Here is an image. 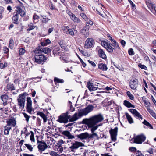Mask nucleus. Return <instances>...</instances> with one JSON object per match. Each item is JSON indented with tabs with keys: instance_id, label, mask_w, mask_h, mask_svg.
I'll return each instance as SVG.
<instances>
[{
	"instance_id": "nucleus-62",
	"label": "nucleus",
	"mask_w": 156,
	"mask_h": 156,
	"mask_svg": "<svg viewBox=\"0 0 156 156\" xmlns=\"http://www.w3.org/2000/svg\"><path fill=\"white\" fill-rule=\"evenodd\" d=\"M4 11L3 8L2 7L0 8V19L2 17V12Z\"/></svg>"
},
{
	"instance_id": "nucleus-25",
	"label": "nucleus",
	"mask_w": 156,
	"mask_h": 156,
	"mask_svg": "<svg viewBox=\"0 0 156 156\" xmlns=\"http://www.w3.org/2000/svg\"><path fill=\"white\" fill-rule=\"evenodd\" d=\"M37 115H40L41 117L44 120V122H47V117L42 112H39L37 113Z\"/></svg>"
},
{
	"instance_id": "nucleus-13",
	"label": "nucleus",
	"mask_w": 156,
	"mask_h": 156,
	"mask_svg": "<svg viewBox=\"0 0 156 156\" xmlns=\"http://www.w3.org/2000/svg\"><path fill=\"white\" fill-rule=\"evenodd\" d=\"M138 80L136 79H131L129 82V86L132 89L135 90L138 87Z\"/></svg>"
},
{
	"instance_id": "nucleus-5",
	"label": "nucleus",
	"mask_w": 156,
	"mask_h": 156,
	"mask_svg": "<svg viewBox=\"0 0 156 156\" xmlns=\"http://www.w3.org/2000/svg\"><path fill=\"white\" fill-rule=\"evenodd\" d=\"M69 146V148L72 152L74 151V150L78 149L80 147H82L84 146V144L83 143L76 141H74L71 142L70 144H68Z\"/></svg>"
},
{
	"instance_id": "nucleus-58",
	"label": "nucleus",
	"mask_w": 156,
	"mask_h": 156,
	"mask_svg": "<svg viewBox=\"0 0 156 156\" xmlns=\"http://www.w3.org/2000/svg\"><path fill=\"white\" fill-rule=\"evenodd\" d=\"M49 139H50V140H49V144H50L51 145L52 144H54L55 143V141L53 138L49 137Z\"/></svg>"
},
{
	"instance_id": "nucleus-18",
	"label": "nucleus",
	"mask_w": 156,
	"mask_h": 156,
	"mask_svg": "<svg viewBox=\"0 0 156 156\" xmlns=\"http://www.w3.org/2000/svg\"><path fill=\"white\" fill-rule=\"evenodd\" d=\"M68 14L70 16L71 19L74 22L78 23L80 22V20L79 18L77 17L75 15L73 14L72 13L69 12Z\"/></svg>"
},
{
	"instance_id": "nucleus-11",
	"label": "nucleus",
	"mask_w": 156,
	"mask_h": 156,
	"mask_svg": "<svg viewBox=\"0 0 156 156\" xmlns=\"http://www.w3.org/2000/svg\"><path fill=\"white\" fill-rule=\"evenodd\" d=\"M146 3L148 8L151 12L154 14L156 13V7L155 5L152 3V2L150 0H147L146 1Z\"/></svg>"
},
{
	"instance_id": "nucleus-43",
	"label": "nucleus",
	"mask_w": 156,
	"mask_h": 156,
	"mask_svg": "<svg viewBox=\"0 0 156 156\" xmlns=\"http://www.w3.org/2000/svg\"><path fill=\"white\" fill-rule=\"evenodd\" d=\"M143 123L144 125L149 127L151 129L153 128L152 126L148 122L145 120H144V121L143 122Z\"/></svg>"
},
{
	"instance_id": "nucleus-63",
	"label": "nucleus",
	"mask_w": 156,
	"mask_h": 156,
	"mask_svg": "<svg viewBox=\"0 0 156 156\" xmlns=\"http://www.w3.org/2000/svg\"><path fill=\"white\" fill-rule=\"evenodd\" d=\"M83 5L80 6V5H79L78 6V9H80V10L81 11H84V9L83 8Z\"/></svg>"
},
{
	"instance_id": "nucleus-64",
	"label": "nucleus",
	"mask_w": 156,
	"mask_h": 156,
	"mask_svg": "<svg viewBox=\"0 0 156 156\" xmlns=\"http://www.w3.org/2000/svg\"><path fill=\"white\" fill-rule=\"evenodd\" d=\"M82 33L84 35L85 37L86 38L88 37L89 35L88 32H82Z\"/></svg>"
},
{
	"instance_id": "nucleus-51",
	"label": "nucleus",
	"mask_w": 156,
	"mask_h": 156,
	"mask_svg": "<svg viewBox=\"0 0 156 156\" xmlns=\"http://www.w3.org/2000/svg\"><path fill=\"white\" fill-rule=\"evenodd\" d=\"M7 63L6 62H5L4 64L3 63H0V68L1 69H3L4 67H7Z\"/></svg>"
},
{
	"instance_id": "nucleus-48",
	"label": "nucleus",
	"mask_w": 156,
	"mask_h": 156,
	"mask_svg": "<svg viewBox=\"0 0 156 156\" xmlns=\"http://www.w3.org/2000/svg\"><path fill=\"white\" fill-rule=\"evenodd\" d=\"M57 151L59 153H62L63 150V147L62 146H58Z\"/></svg>"
},
{
	"instance_id": "nucleus-52",
	"label": "nucleus",
	"mask_w": 156,
	"mask_h": 156,
	"mask_svg": "<svg viewBox=\"0 0 156 156\" xmlns=\"http://www.w3.org/2000/svg\"><path fill=\"white\" fill-rule=\"evenodd\" d=\"M53 52L54 54V53H56V51H58L59 50V48L58 46H55V47L53 48Z\"/></svg>"
},
{
	"instance_id": "nucleus-50",
	"label": "nucleus",
	"mask_w": 156,
	"mask_h": 156,
	"mask_svg": "<svg viewBox=\"0 0 156 156\" xmlns=\"http://www.w3.org/2000/svg\"><path fill=\"white\" fill-rule=\"evenodd\" d=\"M65 143V141H64L62 140H60L58 141L57 144L58 146H62V144Z\"/></svg>"
},
{
	"instance_id": "nucleus-12",
	"label": "nucleus",
	"mask_w": 156,
	"mask_h": 156,
	"mask_svg": "<svg viewBox=\"0 0 156 156\" xmlns=\"http://www.w3.org/2000/svg\"><path fill=\"white\" fill-rule=\"evenodd\" d=\"M94 45V42L92 38H87L85 41L84 44L86 48H89L93 47Z\"/></svg>"
},
{
	"instance_id": "nucleus-53",
	"label": "nucleus",
	"mask_w": 156,
	"mask_h": 156,
	"mask_svg": "<svg viewBox=\"0 0 156 156\" xmlns=\"http://www.w3.org/2000/svg\"><path fill=\"white\" fill-rule=\"evenodd\" d=\"M25 50L23 48H20L19 51V53L20 55H23L25 52Z\"/></svg>"
},
{
	"instance_id": "nucleus-10",
	"label": "nucleus",
	"mask_w": 156,
	"mask_h": 156,
	"mask_svg": "<svg viewBox=\"0 0 156 156\" xmlns=\"http://www.w3.org/2000/svg\"><path fill=\"white\" fill-rule=\"evenodd\" d=\"M101 44L110 53H112L113 51V48L112 46V44L109 42H106L105 41H102Z\"/></svg>"
},
{
	"instance_id": "nucleus-44",
	"label": "nucleus",
	"mask_w": 156,
	"mask_h": 156,
	"mask_svg": "<svg viewBox=\"0 0 156 156\" xmlns=\"http://www.w3.org/2000/svg\"><path fill=\"white\" fill-rule=\"evenodd\" d=\"M23 114L24 117L25 118V120L27 122H29V118L30 116H29L27 114L25 113H23Z\"/></svg>"
},
{
	"instance_id": "nucleus-34",
	"label": "nucleus",
	"mask_w": 156,
	"mask_h": 156,
	"mask_svg": "<svg viewBox=\"0 0 156 156\" xmlns=\"http://www.w3.org/2000/svg\"><path fill=\"white\" fill-rule=\"evenodd\" d=\"M142 100L145 104L146 107H149V103L147 101V99L145 97H143L142 98Z\"/></svg>"
},
{
	"instance_id": "nucleus-39",
	"label": "nucleus",
	"mask_w": 156,
	"mask_h": 156,
	"mask_svg": "<svg viewBox=\"0 0 156 156\" xmlns=\"http://www.w3.org/2000/svg\"><path fill=\"white\" fill-rule=\"evenodd\" d=\"M35 26H34L33 24L32 23H30L28 25V27H29L27 29V31H30L33 29H34L35 27Z\"/></svg>"
},
{
	"instance_id": "nucleus-42",
	"label": "nucleus",
	"mask_w": 156,
	"mask_h": 156,
	"mask_svg": "<svg viewBox=\"0 0 156 156\" xmlns=\"http://www.w3.org/2000/svg\"><path fill=\"white\" fill-rule=\"evenodd\" d=\"M24 144L27 149H28L30 151H33V147L31 145L29 144Z\"/></svg>"
},
{
	"instance_id": "nucleus-28",
	"label": "nucleus",
	"mask_w": 156,
	"mask_h": 156,
	"mask_svg": "<svg viewBox=\"0 0 156 156\" xmlns=\"http://www.w3.org/2000/svg\"><path fill=\"white\" fill-rule=\"evenodd\" d=\"M4 134L5 135H8L9 134V132L10 130L11 129V127L8 126L6 125L4 127Z\"/></svg>"
},
{
	"instance_id": "nucleus-3",
	"label": "nucleus",
	"mask_w": 156,
	"mask_h": 156,
	"mask_svg": "<svg viewBox=\"0 0 156 156\" xmlns=\"http://www.w3.org/2000/svg\"><path fill=\"white\" fill-rule=\"evenodd\" d=\"M25 96L24 93L21 94L19 96L17 99L18 105L21 109H23L24 107L25 102Z\"/></svg>"
},
{
	"instance_id": "nucleus-31",
	"label": "nucleus",
	"mask_w": 156,
	"mask_h": 156,
	"mask_svg": "<svg viewBox=\"0 0 156 156\" xmlns=\"http://www.w3.org/2000/svg\"><path fill=\"white\" fill-rule=\"evenodd\" d=\"M126 116L127 120L129 123L131 124L134 122V121L133 120V119L132 118L131 116L130 115H129L128 113H126Z\"/></svg>"
},
{
	"instance_id": "nucleus-59",
	"label": "nucleus",
	"mask_w": 156,
	"mask_h": 156,
	"mask_svg": "<svg viewBox=\"0 0 156 156\" xmlns=\"http://www.w3.org/2000/svg\"><path fill=\"white\" fill-rule=\"evenodd\" d=\"M88 29L89 28H87V26L84 27L83 29L82 32H88Z\"/></svg>"
},
{
	"instance_id": "nucleus-41",
	"label": "nucleus",
	"mask_w": 156,
	"mask_h": 156,
	"mask_svg": "<svg viewBox=\"0 0 156 156\" xmlns=\"http://www.w3.org/2000/svg\"><path fill=\"white\" fill-rule=\"evenodd\" d=\"M81 17L84 19L85 21H88V18L87 16L85 13H81L80 14Z\"/></svg>"
},
{
	"instance_id": "nucleus-29",
	"label": "nucleus",
	"mask_w": 156,
	"mask_h": 156,
	"mask_svg": "<svg viewBox=\"0 0 156 156\" xmlns=\"http://www.w3.org/2000/svg\"><path fill=\"white\" fill-rule=\"evenodd\" d=\"M124 105L128 108H134V106L132 105L130 102L126 101L124 100L123 103Z\"/></svg>"
},
{
	"instance_id": "nucleus-15",
	"label": "nucleus",
	"mask_w": 156,
	"mask_h": 156,
	"mask_svg": "<svg viewBox=\"0 0 156 156\" xmlns=\"http://www.w3.org/2000/svg\"><path fill=\"white\" fill-rule=\"evenodd\" d=\"M7 126H8L14 127L16 125V121L14 118L10 119L7 120Z\"/></svg>"
},
{
	"instance_id": "nucleus-1",
	"label": "nucleus",
	"mask_w": 156,
	"mask_h": 156,
	"mask_svg": "<svg viewBox=\"0 0 156 156\" xmlns=\"http://www.w3.org/2000/svg\"><path fill=\"white\" fill-rule=\"evenodd\" d=\"M103 116L101 114L94 116L89 119H83V122L87 124L89 127L91 128V131L92 133L97 129L100 125L96 126V124L101 122L103 120Z\"/></svg>"
},
{
	"instance_id": "nucleus-49",
	"label": "nucleus",
	"mask_w": 156,
	"mask_h": 156,
	"mask_svg": "<svg viewBox=\"0 0 156 156\" xmlns=\"http://www.w3.org/2000/svg\"><path fill=\"white\" fill-rule=\"evenodd\" d=\"M49 44V39H47L45 40V41L41 42V44L42 46H45Z\"/></svg>"
},
{
	"instance_id": "nucleus-35",
	"label": "nucleus",
	"mask_w": 156,
	"mask_h": 156,
	"mask_svg": "<svg viewBox=\"0 0 156 156\" xmlns=\"http://www.w3.org/2000/svg\"><path fill=\"white\" fill-rule=\"evenodd\" d=\"M1 99L4 103H6L8 98V96L6 94L2 95L1 97Z\"/></svg>"
},
{
	"instance_id": "nucleus-19",
	"label": "nucleus",
	"mask_w": 156,
	"mask_h": 156,
	"mask_svg": "<svg viewBox=\"0 0 156 156\" xmlns=\"http://www.w3.org/2000/svg\"><path fill=\"white\" fill-rule=\"evenodd\" d=\"M63 134L67 137V138L69 139H73L75 138L74 135H72L70 132L68 131H64Z\"/></svg>"
},
{
	"instance_id": "nucleus-60",
	"label": "nucleus",
	"mask_w": 156,
	"mask_h": 156,
	"mask_svg": "<svg viewBox=\"0 0 156 156\" xmlns=\"http://www.w3.org/2000/svg\"><path fill=\"white\" fill-rule=\"evenodd\" d=\"M3 51H4V52L5 53H7L9 51V49L8 48H7L6 47H5L3 48Z\"/></svg>"
},
{
	"instance_id": "nucleus-36",
	"label": "nucleus",
	"mask_w": 156,
	"mask_h": 156,
	"mask_svg": "<svg viewBox=\"0 0 156 156\" xmlns=\"http://www.w3.org/2000/svg\"><path fill=\"white\" fill-rule=\"evenodd\" d=\"M92 133L90 135H89V138H96L97 139H99L100 137H99L97 134L96 133Z\"/></svg>"
},
{
	"instance_id": "nucleus-27",
	"label": "nucleus",
	"mask_w": 156,
	"mask_h": 156,
	"mask_svg": "<svg viewBox=\"0 0 156 156\" xmlns=\"http://www.w3.org/2000/svg\"><path fill=\"white\" fill-rule=\"evenodd\" d=\"M98 68L99 69L103 71H106L108 69L106 65L103 63L99 64L98 65Z\"/></svg>"
},
{
	"instance_id": "nucleus-56",
	"label": "nucleus",
	"mask_w": 156,
	"mask_h": 156,
	"mask_svg": "<svg viewBox=\"0 0 156 156\" xmlns=\"http://www.w3.org/2000/svg\"><path fill=\"white\" fill-rule=\"evenodd\" d=\"M128 53L130 55H134V52L133 49L132 48L129 49L128 50Z\"/></svg>"
},
{
	"instance_id": "nucleus-47",
	"label": "nucleus",
	"mask_w": 156,
	"mask_h": 156,
	"mask_svg": "<svg viewBox=\"0 0 156 156\" xmlns=\"http://www.w3.org/2000/svg\"><path fill=\"white\" fill-rule=\"evenodd\" d=\"M138 66L139 67L141 68L142 69H144L146 70L147 69V67L144 65H142L141 64H139L138 65Z\"/></svg>"
},
{
	"instance_id": "nucleus-17",
	"label": "nucleus",
	"mask_w": 156,
	"mask_h": 156,
	"mask_svg": "<svg viewBox=\"0 0 156 156\" xmlns=\"http://www.w3.org/2000/svg\"><path fill=\"white\" fill-rule=\"evenodd\" d=\"M37 147L38 149L41 151H44L48 147V146L44 142H42L39 143Z\"/></svg>"
},
{
	"instance_id": "nucleus-7",
	"label": "nucleus",
	"mask_w": 156,
	"mask_h": 156,
	"mask_svg": "<svg viewBox=\"0 0 156 156\" xmlns=\"http://www.w3.org/2000/svg\"><path fill=\"white\" fill-rule=\"evenodd\" d=\"M32 102L30 97H27V98L26 110L30 114H32L34 110L32 106Z\"/></svg>"
},
{
	"instance_id": "nucleus-14",
	"label": "nucleus",
	"mask_w": 156,
	"mask_h": 156,
	"mask_svg": "<svg viewBox=\"0 0 156 156\" xmlns=\"http://www.w3.org/2000/svg\"><path fill=\"white\" fill-rule=\"evenodd\" d=\"M49 52L48 49V48H43L40 47H38L36 48L34 51L35 54H42V52H44L46 54H48Z\"/></svg>"
},
{
	"instance_id": "nucleus-33",
	"label": "nucleus",
	"mask_w": 156,
	"mask_h": 156,
	"mask_svg": "<svg viewBox=\"0 0 156 156\" xmlns=\"http://www.w3.org/2000/svg\"><path fill=\"white\" fill-rule=\"evenodd\" d=\"M65 30H67V31H69V34L71 36L74 35V32L72 29H70L68 26H66L65 27Z\"/></svg>"
},
{
	"instance_id": "nucleus-22",
	"label": "nucleus",
	"mask_w": 156,
	"mask_h": 156,
	"mask_svg": "<svg viewBox=\"0 0 156 156\" xmlns=\"http://www.w3.org/2000/svg\"><path fill=\"white\" fill-rule=\"evenodd\" d=\"M98 54L99 57L104 59L106 58V55L103 50L101 49H100L98 51Z\"/></svg>"
},
{
	"instance_id": "nucleus-40",
	"label": "nucleus",
	"mask_w": 156,
	"mask_h": 156,
	"mask_svg": "<svg viewBox=\"0 0 156 156\" xmlns=\"http://www.w3.org/2000/svg\"><path fill=\"white\" fill-rule=\"evenodd\" d=\"M14 46V41L12 38L10 39L9 43V47L11 49H12L13 47Z\"/></svg>"
},
{
	"instance_id": "nucleus-20",
	"label": "nucleus",
	"mask_w": 156,
	"mask_h": 156,
	"mask_svg": "<svg viewBox=\"0 0 156 156\" xmlns=\"http://www.w3.org/2000/svg\"><path fill=\"white\" fill-rule=\"evenodd\" d=\"M81 116L79 115V113H76L72 117L70 116V118L69 120L70 122H73L79 119V117Z\"/></svg>"
},
{
	"instance_id": "nucleus-37",
	"label": "nucleus",
	"mask_w": 156,
	"mask_h": 156,
	"mask_svg": "<svg viewBox=\"0 0 156 156\" xmlns=\"http://www.w3.org/2000/svg\"><path fill=\"white\" fill-rule=\"evenodd\" d=\"M7 87L8 90L11 91L15 90V88L13 84L10 83L8 84L7 85Z\"/></svg>"
},
{
	"instance_id": "nucleus-8",
	"label": "nucleus",
	"mask_w": 156,
	"mask_h": 156,
	"mask_svg": "<svg viewBox=\"0 0 156 156\" xmlns=\"http://www.w3.org/2000/svg\"><path fill=\"white\" fill-rule=\"evenodd\" d=\"M118 131V128L117 127H115L113 129H111L109 130V132L112 141L115 142L116 140Z\"/></svg>"
},
{
	"instance_id": "nucleus-54",
	"label": "nucleus",
	"mask_w": 156,
	"mask_h": 156,
	"mask_svg": "<svg viewBox=\"0 0 156 156\" xmlns=\"http://www.w3.org/2000/svg\"><path fill=\"white\" fill-rule=\"evenodd\" d=\"M93 24V22L90 20H89V21L87 22H86V26H88L89 25H92Z\"/></svg>"
},
{
	"instance_id": "nucleus-57",
	"label": "nucleus",
	"mask_w": 156,
	"mask_h": 156,
	"mask_svg": "<svg viewBox=\"0 0 156 156\" xmlns=\"http://www.w3.org/2000/svg\"><path fill=\"white\" fill-rule=\"evenodd\" d=\"M50 154L52 156H61L60 155L56 153L53 151H51L50 153Z\"/></svg>"
},
{
	"instance_id": "nucleus-61",
	"label": "nucleus",
	"mask_w": 156,
	"mask_h": 156,
	"mask_svg": "<svg viewBox=\"0 0 156 156\" xmlns=\"http://www.w3.org/2000/svg\"><path fill=\"white\" fill-rule=\"evenodd\" d=\"M51 7L50 8L52 10H56V8H55V5L53 4L52 3H51Z\"/></svg>"
},
{
	"instance_id": "nucleus-21",
	"label": "nucleus",
	"mask_w": 156,
	"mask_h": 156,
	"mask_svg": "<svg viewBox=\"0 0 156 156\" xmlns=\"http://www.w3.org/2000/svg\"><path fill=\"white\" fill-rule=\"evenodd\" d=\"M87 88L90 91L96 90L97 89L98 87L94 86L92 83L88 82L87 83Z\"/></svg>"
},
{
	"instance_id": "nucleus-24",
	"label": "nucleus",
	"mask_w": 156,
	"mask_h": 156,
	"mask_svg": "<svg viewBox=\"0 0 156 156\" xmlns=\"http://www.w3.org/2000/svg\"><path fill=\"white\" fill-rule=\"evenodd\" d=\"M78 138L81 139H86L87 138H89V134L87 133H82L77 135Z\"/></svg>"
},
{
	"instance_id": "nucleus-2",
	"label": "nucleus",
	"mask_w": 156,
	"mask_h": 156,
	"mask_svg": "<svg viewBox=\"0 0 156 156\" xmlns=\"http://www.w3.org/2000/svg\"><path fill=\"white\" fill-rule=\"evenodd\" d=\"M70 118V115H69L68 112L62 114L58 116L57 121L60 123H67Z\"/></svg>"
},
{
	"instance_id": "nucleus-30",
	"label": "nucleus",
	"mask_w": 156,
	"mask_h": 156,
	"mask_svg": "<svg viewBox=\"0 0 156 156\" xmlns=\"http://www.w3.org/2000/svg\"><path fill=\"white\" fill-rule=\"evenodd\" d=\"M147 109L150 114L156 119V114L149 107H147Z\"/></svg>"
},
{
	"instance_id": "nucleus-4",
	"label": "nucleus",
	"mask_w": 156,
	"mask_h": 156,
	"mask_svg": "<svg viewBox=\"0 0 156 156\" xmlns=\"http://www.w3.org/2000/svg\"><path fill=\"white\" fill-rule=\"evenodd\" d=\"M35 54L34 61L39 64H43L46 60V57L41 54Z\"/></svg>"
},
{
	"instance_id": "nucleus-38",
	"label": "nucleus",
	"mask_w": 156,
	"mask_h": 156,
	"mask_svg": "<svg viewBox=\"0 0 156 156\" xmlns=\"http://www.w3.org/2000/svg\"><path fill=\"white\" fill-rule=\"evenodd\" d=\"M54 81L55 83H62L64 82L63 79H60L57 77H55Z\"/></svg>"
},
{
	"instance_id": "nucleus-55",
	"label": "nucleus",
	"mask_w": 156,
	"mask_h": 156,
	"mask_svg": "<svg viewBox=\"0 0 156 156\" xmlns=\"http://www.w3.org/2000/svg\"><path fill=\"white\" fill-rule=\"evenodd\" d=\"M129 2L130 3V4L131 5V7L133 9H135L136 8V7L135 5L132 2L131 0H128Z\"/></svg>"
},
{
	"instance_id": "nucleus-32",
	"label": "nucleus",
	"mask_w": 156,
	"mask_h": 156,
	"mask_svg": "<svg viewBox=\"0 0 156 156\" xmlns=\"http://www.w3.org/2000/svg\"><path fill=\"white\" fill-rule=\"evenodd\" d=\"M112 45L115 48H113V50H115L116 49H117L119 50L120 49V48L119 45L118 43L116 42L115 41H113V42L112 43Z\"/></svg>"
},
{
	"instance_id": "nucleus-26",
	"label": "nucleus",
	"mask_w": 156,
	"mask_h": 156,
	"mask_svg": "<svg viewBox=\"0 0 156 156\" xmlns=\"http://www.w3.org/2000/svg\"><path fill=\"white\" fill-rule=\"evenodd\" d=\"M15 12L14 13V14L12 17V20L13 23L15 24H17V22L18 20L19 19V16L18 13L17 12H16V14Z\"/></svg>"
},
{
	"instance_id": "nucleus-16",
	"label": "nucleus",
	"mask_w": 156,
	"mask_h": 156,
	"mask_svg": "<svg viewBox=\"0 0 156 156\" xmlns=\"http://www.w3.org/2000/svg\"><path fill=\"white\" fill-rule=\"evenodd\" d=\"M129 111L133 115H134V116L137 118L142 119H143L141 115L136 109H129Z\"/></svg>"
},
{
	"instance_id": "nucleus-9",
	"label": "nucleus",
	"mask_w": 156,
	"mask_h": 156,
	"mask_svg": "<svg viewBox=\"0 0 156 156\" xmlns=\"http://www.w3.org/2000/svg\"><path fill=\"white\" fill-rule=\"evenodd\" d=\"M146 138V136L143 134L138 135L134 138V142L138 144H141L145 140Z\"/></svg>"
},
{
	"instance_id": "nucleus-6",
	"label": "nucleus",
	"mask_w": 156,
	"mask_h": 156,
	"mask_svg": "<svg viewBox=\"0 0 156 156\" xmlns=\"http://www.w3.org/2000/svg\"><path fill=\"white\" fill-rule=\"evenodd\" d=\"M94 108V106L92 105H89L84 109L80 111L79 112V115L80 116L86 115L91 112Z\"/></svg>"
},
{
	"instance_id": "nucleus-46",
	"label": "nucleus",
	"mask_w": 156,
	"mask_h": 156,
	"mask_svg": "<svg viewBox=\"0 0 156 156\" xmlns=\"http://www.w3.org/2000/svg\"><path fill=\"white\" fill-rule=\"evenodd\" d=\"M127 95L128 96L129 98L132 100H133L134 99L133 96L131 94V93L129 91H127L126 92Z\"/></svg>"
},
{
	"instance_id": "nucleus-45",
	"label": "nucleus",
	"mask_w": 156,
	"mask_h": 156,
	"mask_svg": "<svg viewBox=\"0 0 156 156\" xmlns=\"http://www.w3.org/2000/svg\"><path fill=\"white\" fill-rule=\"evenodd\" d=\"M64 41L63 40H60L58 41V43L60 47L63 49H65V44H63Z\"/></svg>"
},
{
	"instance_id": "nucleus-23",
	"label": "nucleus",
	"mask_w": 156,
	"mask_h": 156,
	"mask_svg": "<svg viewBox=\"0 0 156 156\" xmlns=\"http://www.w3.org/2000/svg\"><path fill=\"white\" fill-rule=\"evenodd\" d=\"M17 9L16 10L17 11L16 12L18 13V16L20 14V16L22 17L25 14V12L22 9L21 7H16Z\"/></svg>"
}]
</instances>
